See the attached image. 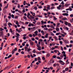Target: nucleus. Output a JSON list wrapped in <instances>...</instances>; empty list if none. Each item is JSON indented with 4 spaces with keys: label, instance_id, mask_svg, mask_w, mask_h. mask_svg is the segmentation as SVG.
<instances>
[{
    "label": "nucleus",
    "instance_id": "nucleus-1",
    "mask_svg": "<svg viewBox=\"0 0 73 73\" xmlns=\"http://www.w3.org/2000/svg\"><path fill=\"white\" fill-rule=\"evenodd\" d=\"M17 48H15V49H13L12 50V54H13L15 53V52H16V51H17Z\"/></svg>",
    "mask_w": 73,
    "mask_h": 73
},
{
    "label": "nucleus",
    "instance_id": "nucleus-2",
    "mask_svg": "<svg viewBox=\"0 0 73 73\" xmlns=\"http://www.w3.org/2000/svg\"><path fill=\"white\" fill-rule=\"evenodd\" d=\"M4 33L3 31H1L0 32V36L2 37H4Z\"/></svg>",
    "mask_w": 73,
    "mask_h": 73
},
{
    "label": "nucleus",
    "instance_id": "nucleus-3",
    "mask_svg": "<svg viewBox=\"0 0 73 73\" xmlns=\"http://www.w3.org/2000/svg\"><path fill=\"white\" fill-rule=\"evenodd\" d=\"M30 15H31V14H30V13H29L27 14V18H28V19H30V20H31L32 19L29 17V16H30Z\"/></svg>",
    "mask_w": 73,
    "mask_h": 73
},
{
    "label": "nucleus",
    "instance_id": "nucleus-4",
    "mask_svg": "<svg viewBox=\"0 0 73 73\" xmlns=\"http://www.w3.org/2000/svg\"><path fill=\"white\" fill-rule=\"evenodd\" d=\"M41 23H42L41 25H44V24H46V22L44 21V22L43 21H41Z\"/></svg>",
    "mask_w": 73,
    "mask_h": 73
},
{
    "label": "nucleus",
    "instance_id": "nucleus-5",
    "mask_svg": "<svg viewBox=\"0 0 73 73\" xmlns=\"http://www.w3.org/2000/svg\"><path fill=\"white\" fill-rule=\"evenodd\" d=\"M63 41L65 42V43H66V44H68V43H69V41L67 40L63 39Z\"/></svg>",
    "mask_w": 73,
    "mask_h": 73
},
{
    "label": "nucleus",
    "instance_id": "nucleus-6",
    "mask_svg": "<svg viewBox=\"0 0 73 73\" xmlns=\"http://www.w3.org/2000/svg\"><path fill=\"white\" fill-rule=\"evenodd\" d=\"M62 7V5H59V6L57 7V8L58 10H60V8Z\"/></svg>",
    "mask_w": 73,
    "mask_h": 73
},
{
    "label": "nucleus",
    "instance_id": "nucleus-7",
    "mask_svg": "<svg viewBox=\"0 0 73 73\" xmlns=\"http://www.w3.org/2000/svg\"><path fill=\"white\" fill-rule=\"evenodd\" d=\"M50 6L49 5H48V7H47V9L46 10V12H48V10H50Z\"/></svg>",
    "mask_w": 73,
    "mask_h": 73
},
{
    "label": "nucleus",
    "instance_id": "nucleus-8",
    "mask_svg": "<svg viewBox=\"0 0 73 73\" xmlns=\"http://www.w3.org/2000/svg\"><path fill=\"white\" fill-rule=\"evenodd\" d=\"M62 15L63 16H69V14L67 13H64L62 14Z\"/></svg>",
    "mask_w": 73,
    "mask_h": 73
},
{
    "label": "nucleus",
    "instance_id": "nucleus-9",
    "mask_svg": "<svg viewBox=\"0 0 73 73\" xmlns=\"http://www.w3.org/2000/svg\"><path fill=\"white\" fill-rule=\"evenodd\" d=\"M19 36H20V34H19L17 33V36H16V37L17 38H19Z\"/></svg>",
    "mask_w": 73,
    "mask_h": 73
},
{
    "label": "nucleus",
    "instance_id": "nucleus-10",
    "mask_svg": "<svg viewBox=\"0 0 73 73\" xmlns=\"http://www.w3.org/2000/svg\"><path fill=\"white\" fill-rule=\"evenodd\" d=\"M62 20H68V19H67V18H66V17H64L62 19Z\"/></svg>",
    "mask_w": 73,
    "mask_h": 73
},
{
    "label": "nucleus",
    "instance_id": "nucleus-11",
    "mask_svg": "<svg viewBox=\"0 0 73 73\" xmlns=\"http://www.w3.org/2000/svg\"><path fill=\"white\" fill-rule=\"evenodd\" d=\"M53 17L54 18L53 20H54V21L56 20H57V18H56V17L54 16H53Z\"/></svg>",
    "mask_w": 73,
    "mask_h": 73
},
{
    "label": "nucleus",
    "instance_id": "nucleus-12",
    "mask_svg": "<svg viewBox=\"0 0 73 73\" xmlns=\"http://www.w3.org/2000/svg\"><path fill=\"white\" fill-rule=\"evenodd\" d=\"M70 5V4H66L65 5V6L66 7H68V6H69Z\"/></svg>",
    "mask_w": 73,
    "mask_h": 73
},
{
    "label": "nucleus",
    "instance_id": "nucleus-13",
    "mask_svg": "<svg viewBox=\"0 0 73 73\" xmlns=\"http://www.w3.org/2000/svg\"><path fill=\"white\" fill-rule=\"evenodd\" d=\"M64 24H65V25H67L68 24V22H67V21H64Z\"/></svg>",
    "mask_w": 73,
    "mask_h": 73
},
{
    "label": "nucleus",
    "instance_id": "nucleus-14",
    "mask_svg": "<svg viewBox=\"0 0 73 73\" xmlns=\"http://www.w3.org/2000/svg\"><path fill=\"white\" fill-rule=\"evenodd\" d=\"M21 29H22V28H20L18 30V32L19 33H20L21 32V31H22V30H21Z\"/></svg>",
    "mask_w": 73,
    "mask_h": 73
},
{
    "label": "nucleus",
    "instance_id": "nucleus-15",
    "mask_svg": "<svg viewBox=\"0 0 73 73\" xmlns=\"http://www.w3.org/2000/svg\"><path fill=\"white\" fill-rule=\"evenodd\" d=\"M36 27H34L33 28H31V29L32 31H34L35 29V28H36Z\"/></svg>",
    "mask_w": 73,
    "mask_h": 73
},
{
    "label": "nucleus",
    "instance_id": "nucleus-16",
    "mask_svg": "<svg viewBox=\"0 0 73 73\" xmlns=\"http://www.w3.org/2000/svg\"><path fill=\"white\" fill-rule=\"evenodd\" d=\"M50 27L52 28H53V29H55L54 27V26L53 25H50Z\"/></svg>",
    "mask_w": 73,
    "mask_h": 73
},
{
    "label": "nucleus",
    "instance_id": "nucleus-17",
    "mask_svg": "<svg viewBox=\"0 0 73 73\" xmlns=\"http://www.w3.org/2000/svg\"><path fill=\"white\" fill-rule=\"evenodd\" d=\"M9 66H7L6 67H5L4 69L3 70H5L6 69H9Z\"/></svg>",
    "mask_w": 73,
    "mask_h": 73
},
{
    "label": "nucleus",
    "instance_id": "nucleus-18",
    "mask_svg": "<svg viewBox=\"0 0 73 73\" xmlns=\"http://www.w3.org/2000/svg\"><path fill=\"white\" fill-rule=\"evenodd\" d=\"M54 38H55V40H56V41H57L58 40V38H57V37L56 36H55L54 37Z\"/></svg>",
    "mask_w": 73,
    "mask_h": 73
},
{
    "label": "nucleus",
    "instance_id": "nucleus-19",
    "mask_svg": "<svg viewBox=\"0 0 73 73\" xmlns=\"http://www.w3.org/2000/svg\"><path fill=\"white\" fill-rule=\"evenodd\" d=\"M30 43L32 46L34 44V43H33L32 41V42H30Z\"/></svg>",
    "mask_w": 73,
    "mask_h": 73
},
{
    "label": "nucleus",
    "instance_id": "nucleus-20",
    "mask_svg": "<svg viewBox=\"0 0 73 73\" xmlns=\"http://www.w3.org/2000/svg\"><path fill=\"white\" fill-rule=\"evenodd\" d=\"M37 33H38V31H36L35 33V35L37 36Z\"/></svg>",
    "mask_w": 73,
    "mask_h": 73
},
{
    "label": "nucleus",
    "instance_id": "nucleus-21",
    "mask_svg": "<svg viewBox=\"0 0 73 73\" xmlns=\"http://www.w3.org/2000/svg\"><path fill=\"white\" fill-rule=\"evenodd\" d=\"M45 37V38H48V34L47 33L46 34Z\"/></svg>",
    "mask_w": 73,
    "mask_h": 73
},
{
    "label": "nucleus",
    "instance_id": "nucleus-22",
    "mask_svg": "<svg viewBox=\"0 0 73 73\" xmlns=\"http://www.w3.org/2000/svg\"><path fill=\"white\" fill-rule=\"evenodd\" d=\"M50 36H54V34L52 33V32H51L50 33Z\"/></svg>",
    "mask_w": 73,
    "mask_h": 73
},
{
    "label": "nucleus",
    "instance_id": "nucleus-23",
    "mask_svg": "<svg viewBox=\"0 0 73 73\" xmlns=\"http://www.w3.org/2000/svg\"><path fill=\"white\" fill-rule=\"evenodd\" d=\"M36 53L37 54H41V51H40V52H36Z\"/></svg>",
    "mask_w": 73,
    "mask_h": 73
},
{
    "label": "nucleus",
    "instance_id": "nucleus-24",
    "mask_svg": "<svg viewBox=\"0 0 73 73\" xmlns=\"http://www.w3.org/2000/svg\"><path fill=\"white\" fill-rule=\"evenodd\" d=\"M56 30L57 32H58V31H60V29H59L58 28H56Z\"/></svg>",
    "mask_w": 73,
    "mask_h": 73
},
{
    "label": "nucleus",
    "instance_id": "nucleus-25",
    "mask_svg": "<svg viewBox=\"0 0 73 73\" xmlns=\"http://www.w3.org/2000/svg\"><path fill=\"white\" fill-rule=\"evenodd\" d=\"M69 61V60L67 59V60L66 61V63L67 64H69V62H68Z\"/></svg>",
    "mask_w": 73,
    "mask_h": 73
},
{
    "label": "nucleus",
    "instance_id": "nucleus-26",
    "mask_svg": "<svg viewBox=\"0 0 73 73\" xmlns=\"http://www.w3.org/2000/svg\"><path fill=\"white\" fill-rule=\"evenodd\" d=\"M39 63H41V61H38V62H36V64H39Z\"/></svg>",
    "mask_w": 73,
    "mask_h": 73
},
{
    "label": "nucleus",
    "instance_id": "nucleus-27",
    "mask_svg": "<svg viewBox=\"0 0 73 73\" xmlns=\"http://www.w3.org/2000/svg\"><path fill=\"white\" fill-rule=\"evenodd\" d=\"M19 23H20L21 24H22L24 25V23L23 22H21V21H19Z\"/></svg>",
    "mask_w": 73,
    "mask_h": 73
},
{
    "label": "nucleus",
    "instance_id": "nucleus-28",
    "mask_svg": "<svg viewBox=\"0 0 73 73\" xmlns=\"http://www.w3.org/2000/svg\"><path fill=\"white\" fill-rule=\"evenodd\" d=\"M54 9V7L52 6L51 7L50 9L52 10V9Z\"/></svg>",
    "mask_w": 73,
    "mask_h": 73
},
{
    "label": "nucleus",
    "instance_id": "nucleus-29",
    "mask_svg": "<svg viewBox=\"0 0 73 73\" xmlns=\"http://www.w3.org/2000/svg\"><path fill=\"white\" fill-rule=\"evenodd\" d=\"M8 4H7V6L5 7V8L6 9H7L8 8Z\"/></svg>",
    "mask_w": 73,
    "mask_h": 73
},
{
    "label": "nucleus",
    "instance_id": "nucleus-30",
    "mask_svg": "<svg viewBox=\"0 0 73 73\" xmlns=\"http://www.w3.org/2000/svg\"><path fill=\"white\" fill-rule=\"evenodd\" d=\"M64 1H62L61 2V3H60V4L61 5L62 4V5H64Z\"/></svg>",
    "mask_w": 73,
    "mask_h": 73
},
{
    "label": "nucleus",
    "instance_id": "nucleus-31",
    "mask_svg": "<svg viewBox=\"0 0 73 73\" xmlns=\"http://www.w3.org/2000/svg\"><path fill=\"white\" fill-rule=\"evenodd\" d=\"M59 22L60 23H62V24H64V22L62 21H61V20H60L59 21Z\"/></svg>",
    "mask_w": 73,
    "mask_h": 73
},
{
    "label": "nucleus",
    "instance_id": "nucleus-32",
    "mask_svg": "<svg viewBox=\"0 0 73 73\" xmlns=\"http://www.w3.org/2000/svg\"><path fill=\"white\" fill-rule=\"evenodd\" d=\"M68 69H69V68H65V71H68Z\"/></svg>",
    "mask_w": 73,
    "mask_h": 73
},
{
    "label": "nucleus",
    "instance_id": "nucleus-33",
    "mask_svg": "<svg viewBox=\"0 0 73 73\" xmlns=\"http://www.w3.org/2000/svg\"><path fill=\"white\" fill-rule=\"evenodd\" d=\"M8 25H11V26H12V24L10 23H8Z\"/></svg>",
    "mask_w": 73,
    "mask_h": 73
},
{
    "label": "nucleus",
    "instance_id": "nucleus-34",
    "mask_svg": "<svg viewBox=\"0 0 73 73\" xmlns=\"http://www.w3.org/2000/svg\"><path fill=\"white\" fill-rule=\"evenodd\" d=\"M34 9L35 10H36H36L37 9V7L36 6H35V7H34Z\"/></svg>",
    "mask_w": 73,
    "mask_h": 73
},
{
    "label": "nucleus",
    "instance_id": "nucleus-35",
    "mask_svg": "<svg viewBox=\"0 0 73 73\" xmlns=\"http://www.w3.org/2000/svg\"><path fill=\"white\" fill-rule=\"evenodd\" d=\"M12 57V55H9L8 56V58H10V57Z\"/></svg>",
    "mask_w": 73,
    "mask_h": 73
},
{
    "label": "nucleus",
    "instance_id": "nucleus-36",
    "mask_svg": "<svg viewBox=\"0 0 73 73\" xmlns=\"http://www.w3.org/2000/svg\"><path fill=\"white\" fill-rule=\"evenodd\" d=\"M38 61H40V60H41V58H40V57H38Z\"/></svg>",
    "mask_w": 73,
    "mask_h": 73
},
{
    "label": "nucleus",
    "instance_id": "nucleus-37",
    "mask_svg": "<svg viewBox=\"0 0 73 73\" xmlns=\"http://www.w3.org/2000/svg\"><path fill=\"white\" fill-rule=\"evenodd\" d=\"M18 17H19L18 16H15V17L14 18L15 19H18Z\"/></svg>",
    "mask_w": 73,
    "mask_h": 73
},
{
    "label": "nucleus",
    "instance_id": "nucleus-38",
    "mask_svg": "<svg viewBox=\"0 0 73 73\" xmlns=\"http://www.w3.org/2000/svg\"><path fill=\"white\" fill-rule=\"evenodd\" d=\"M3 25H4V26H5V27H7V23H4L3 24Z\"/></svg>",
    "mask_w": 73,
    "mask_h": 73
},
{
    "label": "nucleus",
    "instance_id": "nucleus-39",
    "mask_svg": "<svg viewBox=\"0 0 73 73\" xmlns=\"http://www.w3.org/2000/svg\"><path fill=\"white\" fill-rule=\"evenodd\" d=\"M68 26L69 27H71V24L70 23H68Z\"/></svg>",
    "mask_w": 73,
    "mask_h": 73
},
{
    "label": "nucleus",
    "instance_id": "nucleus-40",
    "mask_svg": "<svg viewBox=\"0 0 73 73\" xmlns=\"http://www.w3.org/2000/svg\"><path fill=\"white\" fill-rule=\"evenodd\" d=\"M48 32H50V31H52V29H48Z\"/></svg>",
    "mask_w": 73,
    "mask_h": 73
},
{
    "label": "nucleus",
    "instance_id": "nucleus-41",
    "mask_svg": "<svg viewBox=\"0 0 73 73\" xmlns=\"http://www.w3.org/2000/svg\"><path fill=\"white\" fill-rule=\"evenodd\" d=\"M23 18L25 19V20H27V18L26 17H23Z\"/></svg>",
    "mask_w": 73,
    "mask_h": 73
},
{
    "label": "nucleus",
    "instance_id": "nucleus-42",
    "mask_svg": "<svg viewBox=\"0 0 73 73\" xmlns=\"http://www.w3.org/2000/svg\"><path fill=\"white\" fill-rule=\"evenodd\" d=\"M46 56L48 57L50 56V54H47Z\"/></svg>",
    "mask_w": 73,
    "mask_h": 73
},
{
    "label": "nucleus",
    "instance_id": "nucleus-43",
    "mask_svg": "<svg viewBox=\"0 0 73 73\" xmlns=\"http://www.w3.org/2000/svg\"><path fill=\"white\" fill-rule=\"evenodd\" d=\"M30 17H31L32 19H35L34 17L32 16L31 15H30Z\"/></svg>",
    "mask_w": 73,
    "mask_h": 73
},
{
    "label": "nucleus",
    "instance_id": "nucleus-44",
    "mask_svg": "<svg viewBox=\"0 0 73 73\" xmlns=\"http://www.w3.org/2000/svg\"><path fill=\"white\" fill-rule=\"evenodd\" d=\"M28 24H29V22H26L25 23V24H26V25H28Z\"/></svg>",
    "mask_w": 73,
    "mask_h": 73
},
{
    "label": "nucleus",
    "instance_id": "nucleus-45",
    "mask_svg": "<svg viewBox=\"0 0 73 73\" xmlns=\"http://www.w3.org/2000/svg\"><path fill=\"white\" fill-rule=\"evenodd\" d=\"M56 56L54 55L52 56V58H56Z\"/></svg>",
    "mask_w": 73,
    "mask_h": 73
},
{
    "label": "nucleus",
    "instance_id": "nucleus-46",
    "mask_svg": "<svg viewBox=\"0 0 73 73\" xmlns=\"http://www.w3.org/2000/svg\"><path fill=\"white\" fill-rule=\"evenodd\" d=\"M29 36L30 37H32V35L31 34H29Z\"/></svg>",
    "mask_w": 73,
    "mask_h": 73
},
{
    "label": "nucleus",
    "instance_id": "nucleus-47",
    "mask_svg": "<svg viewBox=\"0 0 73 73\" xmlns=\"http://www.w3.org/2000/svg\"><path fill=\"white\" fill-rule=\"evenodd\" d=\"M60 33H57L56 34V35L58 36V35H60Z\"/></svg>",
    "mask_w": 73,
    "mask_h": 73
},
{
    "label": "nucleus",
    "instance_id": "nucleus-48",
    "mask_svg": "<svg viewBox=\"0 0 73 73\" xmlns=\"http://www.w3.org/2000/svg\"><path fill=\"white\" fill-rule=\"evenodd\" d=\"M11 12H12L13 13H15V11H13L12 10H11Z\"/></svg>",
    "mask_w": 73,
    "mask_h": 73
},
{
    "label": "nucleus",
    "instance_id": "nucleus-49",
    "mask_svg": "<svg viewBox=\"0 0 73 73\" xmlns=\"http://www.w3.org/2000/svg\"><path fill=\"white\" fill-rule=\"evenodd\" d=\"M16 24L17 25H18V24H19V22H18V21H16Z\"/></svg>",
    "mask_w": 73,
    "mask_h": 73
},
{
    "label": "nucleus",
    "instance_id": "nucleus-50",
    "mask_svg": "<svg viewBox=\"0 0 73 73\" xmlns=\"http://www.w3.org/2000/svg\"><path fill=\"white\" fill-rule=\"evenodd\" d=\"M19 38H16V42H18L19 41Z\"/></svg>",
    "mask_w": 73,
    "mask_h": 73
},
{
    "label": "nucleus",
    "instance_id": "nucleus-51",
    "mask_svg": "<svg viewBox=\"0 0 73 73\" xmlns=\"http://www.w3.org/2000/svg\"><path fill=\"white\" fill-rule=\"evenodd\" d=\"M59 64H54L53 66H57V65H58V66Z\"/></svg>",
    "mask_w": 73,
    "mask_h": 73
},
{
    "label": "nucleus",
    "instance_id": "nucleus-52",
    "mask_svg": "<svg viewBox=\"0 0 73 73\" xmlns=\"http://www.w3.org/2000/svg\"><path fill=\"white\" fill-rule=\"evenodd\" d=\"M33 52L34 53H36V50H33Z\"/></svg>",
    "mask_w": 73,
    "mask_h": 73
},
{
    "label": "nucleus",
    "instance_id": "nucleus-53",
    "mask_svg": "<svg viewBox=\"0 0 73 73\" xmlns=\"http://www.w3.org/2000/svg\"><path fill=\"white\" fill-rule=\"evenodd\" d=\"M44 30H46V31H48V29L47 28H44Z\"/></svg>",
    "mask_w": 73,
    "mask_h": 73
},
{
    "label": "nucleus",
    "instance_id": "nucleus-54",
    "mask_svg": "<svg viewBox=\"0 0 73 73\" xmlns=\"http://www.w3.org/2000/svg\"><path fill=\"white\" fill-rule=\"evenodd\" d=\"M11 17H12V18H13V19H14V15L12 14L11 15Z\"/></svg>",
    "mask_w": 73,
    "mask_h": 73
},
{
    "label": "nucleus",
    "instance_id": "nucleus-55",
    "mask_svg": "<svg viewBox=\"0 0 73 73\" xmlns=\"http://www.w3.org/2000/svg\"><path fill=\"white\" fill-rule=\"evenodd\" d=\"M59 42L61 45H62V41H60Z\"/></svg>",
    "mask_w": 73,
    "mask_h": 73
},
{
    "label": "nucleus",
    "instance_id": "nucleus-56",
    "mask_svg": "<svg viewBox=\"0 0 73 73\" xmlns=\"http://www.w3.org/2000/svg\"><path fill=\"white\" fill-rule=\"evenodd\" d=\"M41 24V23H40V22H38L37 23V25H40V24Z\"/></svg>",
    "mask_w": 73,
    "mask_h": 73
},
{
    "label": "nucleus",
    "instance_id": "nucleus-57",
    "mask_svg": "<svg viewBox=\"0 0 73 73\" xmlns=\"http://www.w3.org/2000/svg\"><path fill=\"white\" fill-rule=\"evenodd\" d=\"M0 29V31H4V29H2V28H1Z\"/></svg>",
    "mask_w": 73,
    "mask_h": 73
},
{
    "label": "nucleus",
    "instance_id": "nucleus-58",
    "mask_svg": "<svg viewBox=\"0 0 73 73\" xmlns=\"http://www.w3.org/2000/svg\"><path fill=\"white\" fill-rule=\"evenodd\" d=\"M38 37H41V35L40 34H38Z\"/></svg>",
    "mask_w": 73,
    "mask_h": 73
},
{
    "label": "nucleus",
    "instance_id": "nucleus-59",
    "mask_svg": "<svg viewBox=\"0 0 73 73\" xmlns=\"http://www.w3.org/2000/svg\"><path fill=\"white\" fill-rule=\"evenodd\" d=\"M70 17H73V14H71L70 15Z\"/></svg>",
    "mask_w": 73,
    "mask_h": 73
},
{
    "label": "nucleus",
    "instance_id": "nucleus-60",
    "mask_svg": "<svg viewBox=\"0 0 73 73\" xmlns=\"http://www.w3.org/2000/svg\"><path fill=\"white\" fill-rule=\"evenodd\" d=\"M32 15L33 16H35V13H32Z\"/></svg>",
    "mask_w": 73,
    "mask_h": 73
},
{
    "label": "nucleus",
    "instance_id": "nucleus-61",
    "mask_svg": "<svg viewBox=\"0 0 73 73\" xmlns=\"http://www.w3.org/2000/svg\"><path fill=\"white\" fill-rule=\"evenodd\" d=\"M59 62H60V63H63V61L62 60H59Z\"/></svg>",
    "mask_w": 73,
    "mask_h": 73
},
{
    "label": "nucleus",
    "instance_id": "nucleus-62",
    "mask_svg": "<svg viewBox=\"0 0 73 73\" xmlns=\"http://www.w3.org/2000/svg\"><path fill=\"white\" fill-rule=\"evenodd\" d=\"M32 41H35V38H32Z\"/></svg>",
    "mask_w": 73,
    "mask_h": 73
},
{
    "label": "nucleus",
    "instance_id": "nucleus-63",
    "mask_svg": "<svg viewBox=\"0 0 73 73\" xmlns=\"http://www.w3.org/2000/svg\"><path fill=\"white\" fill-rule=\"evenodd\" d=\"M21 54H24V51H22L21 52Z\"/></svg>",
    "mask_w": 73,
    "mask_h": 73
},
{
    "label": "nucleus",
    "instance_id": "nucleus-64",
    "mask_svg": "<svg viewBox=\"0 0 73 73\" xmlns=\"http://www.w3.org/2000/svg\"><path fill=\"white\" fill-rule=\"evenodd\" d=\"M51 49H52L53 50L55 49V48L54 47H52V48H51Z\"/></svg>",
    "mask_w": 73,
    "mask_h": 73
}]
</instances>
